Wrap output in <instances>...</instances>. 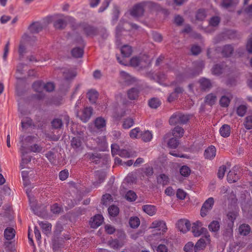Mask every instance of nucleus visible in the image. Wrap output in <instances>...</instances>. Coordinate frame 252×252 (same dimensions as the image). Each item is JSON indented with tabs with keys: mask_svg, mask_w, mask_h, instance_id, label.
I'll use <instances>...</instances> for the list:
<instances>
[{
	"mask_svg": "<svg viewBox=\"0 0 252 252\" xmlns=\"http://www.w3.org/2000/svg\"><path fill=\"white\" fill-rule=\"evenodd\" d=\"M150 7L152 10H160L161 6L153 2H143L135 5L130 11V14L133 17H139L143 14L145 7Z\"/></svg>",
	"mask_w": 252,
	"mask_h": 252,
	"instance_id": "1",
	"label": "nucleus"
},
{
	"mask_svg": "<svg viewBox=\"0 0 252 252\" xmlns=\"http://www.w3.org/2000/svg\"><path fill=\"white\" fill-rule=\"evenodd\" d=\"M131 65L139 66L140 68L148 67L151 64L150 57L146 54H140L138 56L133 57L130 61Z\"/></svg>",
	"mask_w": 252,
	"mask_h": 252,
	"instance_id": "2",
	"label": "nucleus"
},
{
	"mask_svg": "<svg viewBox=\"0 0 252 252\" xmlns=\"http://www.w3.org/2000/svg\"><path fill=\"white\" fill-rule=\"evenodd\" d=\"M189 119L188 116L176 113L171 116L169 120V123L170 125L173 126L177 124H184L188 121Z\"/></svg>",
	"mask_w": 252,
	"mask_h": 252,
	"instance_id": "3",
	"label": "nucleus"
},
{
	"mask_svg": "<svg viewBox=\"0 0 252 252\" xmlns=\"http://www.w3.org/2000/svg\"><path fill=\"white\" fill-rule=\"evenodd\" d=\"M210 242V236L208 232L205 233L204 236L201 237L196 242L194 247L195 252H199L205 249L206 245Z\"/></svg>",
	"mask_w": 252,
	"mask_h": 252,
	"instance_id": "4",
	"label": "nucleus"
},
{
	"mask_svg": "<svg viewBox=\"0 0 252 252\" xmlns=\"http://www.w3.org/2000/svg\"><path fill=\"white\" fill-rule=\"evenodd\" d=\"M202 223L199 221H196L192 224V232L195 237H199L204 232H207V229L202 227Z\"/></svg>",
	"mask_w": 252,
	"mask_h": 252,
	"instance_id": "5",
	"label": "nucleus"
},
{
	"mask_svg": "<svg viewBox=\"0 0 252 252\" xmlns=\"http://www.w3.org/2000/svg\"><path fill=\"white\" fill-rule=\"evenodd\" d=\"M214 203V199L212 197L209 198L204 203L200 211V215L202 217L206 216L208 212L212 209Z\"/></svg>",
	"mask_w": 252,
	"mask_h": 252,
	"instance_id": "6",
	"label": "nucleus"
},
{
	"mask_svg": "<svg viewBox=\"0 0 252 252\" xmlns=\"http://www.w3.org/2000/svg\"><path fill=\"white\" fill-rule=\"evenodd\" d=\"M177 227L180 232L186 233L190 230V221L186 219H181L178 220Z\"/></svg>",
	"mask_w": 252,
	"mask_h": 252,
	"instance_id": "7",
	"label": "nucleus"
},
{
	"mask_svg": "<svg viewBox=\"0 0 252 252\" xmlns=\"http://www.w3.org/2000/svg\"><path fill=\"white\" fill-rule=\"evenodd\" d=\"M103 221V217L100 215H96L92 218L90 220V224L92 228H96L99 226Z\"/></svg>",
	"mask_w": 252,
	"mask_h": 252,
	"instance_id": "8",
	"label": "nucleus"
},
{
	"mask_svg": "<svg viewBox=\"0 0 252 252\" xmlns=\"http://www.w3.org/2000/svg\"><path fill=\"white\" fill-rule=\"evenodd\" d=\"M238 169V167L234 166L232 170L228 172L227 176V180L229 183H234L238 180L239 176L237 175V173H236V170Z\"/></svg>",
	"mask_w": 252,
	"mask_h": 252,
	"instance_id": "9",
	"label": "nucleus"
},
{
	"mask_svg": "<svg viewBox=\"0 0 252 252\" xmlns=\"http://www.w3.org/2000/svg\"><path fill=\"white\" fill-rule=\"evenodd\" d=\"M151 228H156L158 231L164 232L167 230L165 222L162 220H155L151 224Z\"/></svg>",
	"mask_w": 252,
	"mask_h": 252,
	"instance_id": "10",
	"label": "nucleus"
},
{
	"mask_svg": "<svg viewBox=\"0 0 252 252\" xmlns=\"http://www.w3.org/2000/svg\"><path fill=\"white\" fill-rule=\"evenodd\" d=\"M95 140L97 144V148L100 151H104L106 150L108 144L105 136L98 137Z\"/></svg>",
	"mask_w": 252,
	"mask_h": 252,
	"instance_id": "11",
	"label": "nucleus"
},
{
	"mask_svg": "<svg viewBox=\"0 0 252 252\" xmlns=\"http://www.w3.org/2000/svg\"><path fill=\"white\" fill-rule=\"evenodd\" d=\"M92 109L91 107H86L82 111L80 118L84 123L87 122L90 118L92 114Z\"/></svg>",
	"mask_w": 252,
	"mask_h": 252,
	"instance_id": "12",
	"label": "nucleus"
},
{
	"mask_svg": "<svg viewBox=\"0 0 252 252\" xmlns=\"http://www.w3.org/2000/svg\"><path fill=\"white\" fill-rule=\"evenodd\" d=\"M216 154V149L214 146H211L206 149L204 152V157L206 158L211 159Z\"/></svg>",
	"mask_w": 252,
	"mask_h": 252,
	"instance_id": "13",
	"label": "nucleus"
},
{
	"mask_svg": "<svg viewBox=\"0 0 252 252\" xmlns=\"http://www.w3.org/2000/svg\"><path fill=\"white\" fill-rule=\"evenodd\" d=\"M184 90L181 87H177L175 89L174 92L170 94L168 97L167 100L169 102H172L177 99L178 97V95L180 94H182Z\"/></svg>",
	"mask_w": 252,
	"mask_h": 252,
	"instance_id": "14",
	"label": "nucleus"
},
{
	"mask_svg": "<svg viewBox=\"0 0 252 252\" xmlns=\"http://www.w3.org/2000/svg\"><path fill=\"white\" fill-rule=\"evenodd\" d=\"M38 224L44 234L47 235L50 233L52 228V225L51 223L47 221H39Z\"/></svg>",
	"mask_w": 252,
	"mask_h": 252,
	"instance_id": "15",
	"label": "nucleus"
},
{
	"mask_svg": "<svg viewBox=\"0 0 252 252\" xmlns=\"http://www.w3.org/2000/svg\"><path fill=\"white\" fill-rule=\"evenodd\" d=\"M20 151L22 157V164L27 163L30 162L31 161V158L30 157H25L26 155L28 153V152L27 151L26 147L24 146V143H22V145L20 148ZM22 164L21 165L23 166V165Z\"/></svg>",
	"mask_w": 252,
	"mask_h": 252,
	"instance_id": "16",
	"label": "nucleus"
},
{
	"mask_svg": "<svg viewBox=\"0 0 252 252\" xmlns=\"http://www.w3.org/2000/svg\"><path fill=\"white\" fill-rule=\"evenodd\" d=\"M15 236V231L12 227L6 228L4 231V236L6 240L9 241L13 239Z\"/></svg>",
	"mask_w": 252,
	"mask_h": 252,
	"instance_id": "17",
	"label": "nucleus"
},
{
	"mask_svg": "<svg viewBox=\"0 0 252 252\" xmlns=\"http://www.w3.org/2000/svg\"><path fill=\"white\" fill-rule=\"evenodd\" d=\"M230 126L227 124L222 125L220 129V133L223 137H227L230 134Z\"/></svg>",
	"mask_w": 252,
	"mask_h": 252,
	"instance_id": "18",
	"label": "nucleus"
},
{
	"mask_svg": "<svg viewBox=\"0 0 252 252\" xmlns=\"http://www.w3.org/2000/svg\"><path fill=\"white\" fill-rule=\"evenodd\" d=\"M200 87L203 90L209 89L212 87V84L209 79L203 78L199 80V81Z\"/></svg>",
	"mask_w": 252,
	"mask_h": 252,
	"instance_id": "19",
	"label": "nucleus"
},
{
	"mask_svg": "<svg viewBox=\"0 0 252 252\" xmlns=\"http://www.w3.org/2000/svg\"><path fill=\"white\" fill-rule=\"evenodd\" d=\"M142 210L145 213L151 216L155 215L156 212L155 207L151 205H145L143 206Z\"/></svg>",
	"mask_w": 252,
	"mask_h": 252,
	"instance_id": "20",
	"label": "nucleus"
},
{
	"mask_svg": "<svg viewBox=\"0 0 252 252\" xmlns=\"http://www.w3.org/2000/svg\"><path fill=\"white\" fill-rule=\"evenodd\" d=\"M121 52L124 57H128L131 55L132 49L131 46L125 45L121 48Z\"/></svg>",
	"mask_w": 252,
	"mask_h": 252,
	"instance_id": "21",
	"label": "nucleus"
},
{
	"mask_svg": "<svg viewBox=\"0 0 252 252\" xmlns=\"http://www.w3.org/2000/svg\"><path fill=\"white\" fill-rule=\"evenodd\" d=\"M216 100V95L214 94L211 93L207 95L205 97V102L206 104L211 106L215 103Z\"/></svg>",
	"mask_w": 252,
	"mask_h": 252,
	"instance_id": "22",
	"label": "nucleus"
},
{
	"mask_svg": "<svg viewBox=\"0 0 252 252\" xmlns=\"http://www.w3.org/2000/svg\"><path fill=\"white\" fill-rule=\"evenodd\" d=\"M94 125L95 127L98 129L103 128L106 126V121L102 117H98L94 121Z\"/></svg>",
	"mask_w": 252,
	"mask_h": 252,
	"instance_id": "23",
	"label": "nucleus"
},
{
	"mask_svg": "<svg viewBox=\"0 0 252 252\" xmlns=\"http://www.w3.org/2000/svg\"><path fill=\"white\" fill-rule=\"evenodd\" d=\"M66 25L65 18H61L55 22L54 26L56 29H63L65 28Z\"/></svg>",
	"mask_w": 252,
	"mask_h": 252,
	"instance_id": "24",
	"label": "nucleus"
},
{
	"mask_svg": "<svg viewBox=\"0 0 252 252\" xmlns=\"http://www.w3.org/2000/svg\"><path fill=\"white\" fill-rule=\"evenodd\" d=\"M184 133V129L180 126H176L172 130V134L175 137L181 138Z\"/></svg>",
	"mask_w": 252,
	"mask_h": 252,
	"instance_id": "25",
	"label": "nucleus"
},
{
	"mask_svg": "<svg viewBox=\"0 0 252 252\" xmlns=\"http://www.w3.org/2000/svg\"><path fill=\"white\" fill-rule=\"evenodd\" d=\"M141 137L143 141L147 142L150 141L153 138V134L149 130H146L141 132Z\"/></svg>",
	"mask_w": 252,
	"mask_h": 252,
	"instance_id": "26",
	"label": "nucleus"
},
{
	"mask_svg": "<svg viewBox=\"0 0 252 252\" xmlns=\"http://www.w3.org/2000/svg\"><path fill=\"white\" fill-rule=\"evenodd\" d=\"M63 75L64 79L68 81L75 77L76 75V73L74 71L65 70L63 71Z\"/></svg>",
	"mask_w": 252,
	"mask_h": 252,
	"instance_id": "27",
	"label": "nucleus"
},
{
	"mask_svg": "<svg viewBox=\"0 0 252 252\" xmlns=\"http://www.w3.org/2000/svg\"><path fill=\"white\" fill-rule=\"evenodd\" d=\"M250 226L248 224H243L239 227V233L244 236L248 235L250 233Z\"/></svg>",
	"mask_w": 252,
	"mask_h": 252,
	"instance_id": "28",
	"label": "nucleus"
},
{
	"mask_svg": "<svg viewBox=\"0 0 252 252\" xmlns=\"http://www.w3.org/2000/svg\"><path fill=\"white\" fill-rule=\"evenodd\" d=\"M220 227V222L217 220L212 221L208 226L209 230L214 232L219 231Z\"/></svg>",
	"mask_w": 252,
	"mask_h": 252,
	"instance_id": "29",
	"label": "nucleus"
},
{
	"mask_svg": "<svg viewBox=\"0 0 252 252\" xmlns=\"http://www.w3.org/2000/svg\"><path fill=\"white\" fill-rule=\"evenodd\" d=\"M140 220L137 217H132L129 219V224L131 227L136 228L140 225Z\"/></svg>",
	"mask_w": 252,
	"mask_h": 252,
	"instance_id": "30",
	"label": "nucleus"
},
{
	"mask_svg": "<svg viewBox=\"0 0 252 252\" xmlns=\"http://www.w3.org/2000/svg\"><path fill=\"white\" fill-rule=\"evenodd\" d=\"M87 95L92 103H95L98 97V93L95 90H90L87 93Z\"/></svg>",
	"mask_w": 252,
	"mask_h": 252,
	"instance_id": "31",
	"label": "nucleus"
},
{
	"mask_svg": "<svg viewBox=\"0 0 252 252\" xmlns=\"http://www.w3.org/2000/svg\"><path fill=\"white\" fill-rule=\"evenodd\" d=\"M147 77L151 80H155L159 83H160V80L165 78L164 75H162V76L159 75H154L153 72H149L146 75Z\"/></svg>",
	"mask_w": 252,
	"mask_h": 252,
	"instance_id": "32",
	"label": "nucleus"
},
{
	"mask_svg": "<svg viewBox=\"0 0 252 252\" xmlns=\"http://www.w3.org/2000/svg\"><path fill=\"white\" fill-rule=\"evenodd\" d=\"M142 131L139 127H135L129 132V136L131 138H138L141 137Z\"/></svg>",
	"mask_w": 252,
	"mask_h": 252,
	"instance_id": "33",
	"label": "nucleus"
},
{
	"mask_svg": "<svg viewBox=\"0 0 252 252\" xmlns=\"http://www.w3.org/2000/svg\"><path fill=\"white\" fill-rule=\"evenodd\" d=\"M224 70V68L222 65L216 64L212 69V72L214 74L219 75L221 74Z\"/></svg>",
	"mask_w": 252,
	"mask_h": 252,
	"instance_id": "34",
	"label": "nucleus"
},
{
	"mask_svg": "<svg viewBox=\"0 0 252 252\" xmlns=\"http://www.w3.org/2000/svg\"><path fill=\"white\" fill-rule=\"evenodd\" d=\"M207 16V13L205 10L200 9H199L196 14V19L198 21L204 20Z\"/></svg>",
	"mask_w": 252,
	"mask_h": 252,
	"instance_id": "35",
	"label": "nucleus"
},
{
	"mask_svg": "<svg viewBox=\"0 0 252 252\" xmlns=\"http://www.w3.org/2000/svg\"><path fill=\"white\" fill-rule=\"evenodd\" d=\"M148 104L151 108L156 109L160 105L161 102L158 98L154 97L149 100Z\"/></svg>",
	"mask_w": 252,
	"mask_h": 252,
	"instance_id": "36",
	"label": "nucleus"
},
{
	"mask_svg": "<svg viewBox=\"0 0 252 252\" xmlns=\"http://www.w3.org/2000/svg\"><path fill=\"white\" fill-rule=\"evenodd\" d=\"M233 51V47L230 45H227L223 47L222 50V54L224 56L228 57L231 55Z\"/></svg>",
	"mask_w": 252,
	"mask_h": 252,
	"instance_id": "37",
	"label": "nucleus"
},
{
	"mask_svg": "<svg viewBox=\"0 0 252 252\" xmlns=\"http://www.w3.org/2000/svg\"><path fill=\"white\" fill-rule=\"evenodd\" d=\"M83 53V49L81 48H74L71 51L72 55L77 58L82 57Z\"/></svg>",
	"mask_w": 252,
	"mask_h": 252,
	"instance_id": "38",
	"label": "nucleus"
},
{
	"mask_svg": "<svg viewBox=\"0 0 252 252\" xmlns=\"http://www.w3.org/2000/svg\"><path fill=\"white\" fill-rule=\"evenodd\" d=\"M178 138L175 137L170 138L167 143L168 146L171 148H176L179 144Z\"/></svg>",
	"mask_w": 252,
	"mask_h": 252,
	"instance_id": "39",
	"label": "nucleus"
},
{
	"mask_svg": "<svg viewBox=\"0 0 252 252\" xmlns=\"http://www.w3.org/2000/svg\"><path fill=\"white\" fill-rule=\"evenodd\" d=\"M138 90L135 88H132L127 92L128 97L130 99H135L138 97Z\"/></svg>",
	"mask_w": 252,
	"mask_h": 252,
	"instance_id": "40",
	"label": "nucleus"
},
{
	"mask_svg": "<svg viewBox=\"0 0 252 252\" xmlns=\"http://www.w3.org/2000/svg\"><path fill=\"white\" fill-rule=\"evenodd\" d=\"M134 124V120L131 118H127L124 120L123 127L125 129H128Z\"/></svg>",
	"mask_w": 252,
	"mask_h": 252,
	"instance_id": "41",
	"label": "nucleus"
},
{
	"mask_svg": "<svg viewBox=\"0 0 252 252\" xmlns=\"http://www.w3.org/2000/svg\"><path fill=\"white\" fill-rule=\"evenodd\" d=\"M231 98L232 97L230 98L225 95L222 96L220 100V103L221 106L227 107L229 105Z\"/></svg>",
	"mask_w": 252,
	"mask_h": 252,
	"instance_id": "42",
	"label": "nucleus"
},
{
	"mask_svg": "<svg viewBox=\"0 0 252 252\" xmlns=\"http://www.w3.org/2000/svg\"><path fill=\"white\" fill-rule=\"evenodd\" d=\"M108 211L110 216L115 217L119 214V209L116 206L111 205L108 208Z\"/></svg>",
	"mask_w": 252,
	"mask_h": 252,
	"instance_id": "43",
	"label": "nucleus"
},
{
	"mask_svg": "<svg viewBox=\"0 0 252 252\" xmlns=\"http://www.w3.org/2000/svg\"><path fill=\"white\" fill-rule=\"evenodd\" d=\"M157 181L158 183L165 185L168 183V177L164 174H160L157 178Z\"/></svg>",
	"mask_w": 252,
	"mask_h": 252,
	"instance_id": "44",
	"label": "nucleus"
},
{
	"mask_svg": "<svg viewBox=\"0 0 252 252\" xmlns=\"http://www.w3.org/2000/svg\"><path fill=\"white\" fill-rule=\"evenodd\" d=\"M33 88L34 90L38 93H41L44 87V85L40 81H37L33 83Z\"/></svg>",
	"mask_w": 252,
	"mask_h": 252,
	"instance_id": "45",
	"label": "nucleus"
},
{
	"mask_svg": "<svg viewBox=\"0 0 252 252\" xmlns=\"http://www.w3.org/2000/svg\"><path fill=\"white\" fill-rule=\"evenodd\" d=\"M244 125L246 129H252V115L248 116L245 118Z\"/></svg>",
	"mask_w": 252,
	"mask_h": 252,
	"instance_id": "46",
	"label": "nucleus"
},
{
	"mask_svg": "<svg viewBox=\"0 0 252 252\" xmlns=\"http://www.w3.org/2000/svg\"><path fill=\"white\" fill-rule=\"evenodd\" d=\"M63 126V122L61 119L57 118L54 119L52 122V126L54 128H60Z\"/></svg>",
	"mask_w": 252,
	"mask_h": 252,
	"instance_id": "47",
	"label": "nucleus"
},
{
	"mask_svg": "<svg viewBox=\"0 0 252 252\" xmlns=\"http://www.w3.org/2000/svg\"><path fill=\"white\" fill-rule=\"evenodd\" d=\"M121 77L124 80V81L127 83H130L132 78L125 71H121L120 72Z\"/></svg>",
	"mask_w": 252,
	"mask_h": 252,
	"instance_id": "48",
	"label": "nucleus"
},
{
	"mask_svg": "<svg viewBox=\"0 0 252 252\" xmlns=\"http://www.w3.org/2000/svg\"><path fill=\"white\" fill-rule=\"evenodd\" d=\"M86 157L90 160L92 162H95V163H97V160H95V158L99 159L100 158V156L97 154H93V153H88L86 155Z\"/></svg>",
	"mask_w": 252,
	"mask_h": 252,
	"instance_id": "49",
	"label": "nucleus"
},
{
	"mask_svg": "<svg viewBox=\"0 0 252 252\" xmlns=\"http://www.w3.org/2000/svg\"><path fill=\"white\" fill-rule=\"evenodd\" d=\"M95 176L98 179L99 184L103 182L106 177V173L104 172L97 171L95 173Z\"/></svg>",
	"mask_w": 252,
	"mask_h": 252,
	"instance_id": "50",
	"label": "nucleus"
},
{
	"mask_svg": "<svg viewBox=\"0 0 252 252\" xmlns=\"http://www.w3.org/2000/svg\"><path fill=\"white\" fill-rule=\"evenodd\" d=\"M42 150V147L38 144H35L31 146L29 151L33 153H40Z\"/></svg>",
	"mask_w": 252,
	"mask_h": 252,
	"instance_id": "51",
	"label": "nucleus"
},
{
	"mask_svg": "<svg viewBox=\"0 0 252 252\" xmlns=\"http://www.w3.org/2000/svg\"><path fill=\"white\" fill-rule=\"evenodd\" d=\"M180 172L182 176L187 177L189 175L190 173V170L189 167L187 166H183L180 168Z\"/></svg>",
	"mask_w": 252,
	"mask_h": 252,
	"instance_id": "52",
	"label": "nucleus"
},
{
	"mask_svg": "<svg viewBox=\"0 0 252 252\" xmlns=\"http://www.w3.org/2000/svg\"><path fill=\"white\" fill-rule=\"evenodd\" d=\"M126 198L128 201H133L136 198V195L134 192L129 190L126 194Z\"/></svg>",
	"mask_w": 252,
	"mask_h": 252,
	"instance_id": "53",
	"label": "nucleus"
},
{
	"mask_svg": "<svg viewBox=\"0 0 252 252\" xmlns=\"http://www.w3.org/2000/svg\"><path fill=\"white\" fill-rule=\"evenodd\" d=\"M118 155L122 158H127L132 156L131 152L125 149H121L119 150Z\"/></svg>",
	"mask_w": 252,
	"mask_h": 252,
	"instance_id": "54",
	"label": "nucleus"
},
{
	"mask_svg": "<svg viewBox=\"0 0 252 252\" xmlns=\"http://www.w3.org/2000/svg\"><path fill=\"white\" fill-rule=\"evenodd\" d=\"M247 111V107L245 105H241L239 106L237 109V114L241 117H243Z\"/></svg>",
	"mask_w": 252,
	"mask_h": 252,
	"instance_id": "55",
	"label": "nucleus"
},
{
	"mask_svg": "<svg viewBox=\"0 0 252 252\" xmlns=\"http://www.w3.org/2000/svg\"><path fill=\"white\" fill-rule=\"evenodd\" d=\"M81 141L79 137H74L71 140V146L74 148H77L81 146Z\"/></svg>",
	"mask_w": 252,
	"mask_h": 252,
	"instance_id": "56",
	"label": "nucleus"
},
{
	"mask_svg": "<svg viewBox=\"0 0 252 252\" xmlns=\"http://www.w3.org/2000/svg\"><path fill=\"white\" fill-rule=\"evenodd\" d=\"M194 247L193 243L191 242H189L185 245L184 250L185 252H192L194 250Z\"/></svg>",
	"mask_w": 252,
	"mask_h": 252,
	"instance_id": "57",
	"label": "nucleus"
},
{
	"mask_svg": "<svg viewBox=\"0 0 252 252\" xmlns=\"http://www.w3.org/2000/svg\"><path fill=\"white\" fill-rule=\"evenodd\" d=\"M61 208L57 203H55L51 206V211L53 214H59L61 212Z\"/></svg>",
	"mask_w": 252,
	"mask_h": 252,
	"instance_id": "58",
	"label": "nucleus"
},
{
	"mask_svg": "<svg viewBox=\"0 0 252 252\" xmlns=\"http://www.w3.org/2000/svg\"><path fill=\"white\" fill-rule=\"evenodd\" d=\"M220 22V19L218 17H213L210 20L209 25L212 27H216L219 25Z\"/></svg>",
	"mask_w": 252,
	"mask_h": 252,
	"instance_id": "59",
	"label": "nucleus"
},
{
	"mask_svg": "<svg viewBox=\"0 0 252 252\" xmlns=\"http://www.w3.org/2000/svg\"><path fill=\"white\" fill-rule=\"evenodd\" d=\"M110 246L111 248L117 249L122 247V244H120L117 240H113L110 242Z\"/></svg>",
	"mask_w": 252,
	"mask_h": 252,
	"instance_id": "60",
	"label": "nucleus"
},
{
	"mask_svg": "<svg viewBox=\"0 0 252 252\" xmlns=\"http://www.w3.org/2000/svg\"><path fill=\"white\" fill-rule=\"evenodd\" d=\"M226 167L225 165H222L220 166L218 170V176L220 179H222L224 176L225 172L226 171Z\"/></svg>",
	"mask_w": 252,
	"mask_h": 252,
	"instance_id": "61",
	"label": "nucleus"
},
{
	"mask_svg": "<svg viewBox=\"0 0 252 252\" xmlns=\"http://www.w3.org/2000/svg\"><path fill=\"white\" fill-rule=\"evenodd\" d=\"M43 89L47 92H52L55 89L54 84L51 82H48L44 85Z\"/></svg>",
	"mask_w": 252,
	"mask_h": 252,
	"instance_id": "62",
	"label": "nucleus"
},
{
	"mask_svg": "<svg viewBox=\"0 0 252 252\" xmlns=\"http://www.w3.org/2000/svg\"><path fill=\"white\" fill-rule=\"evenodd\" d=\"M186 193L181 189H178L176 192V196L180 199H184L186 197Z\"/></svg>",
	"mask_w": 252,
	"mask_h": 252,
	"instance_id": "63",
	"label": "nucleus"
},
{
	"mask_svg": "<svg viewBox=\"0 0 252 252\" xmlns=\"http://www.w3.org/2000/svg\"><path fill=\"white\" fill-rule=\"evenodd\" d=\"M119 150L120 149H119V146L117 144H113L111 145V153L113 156L115 155H118Z\"/></svg>",
	"mask_w": 252,
	"mask_h": 252,
	"instance_id": "64",
	"label": "nucleus"
}]
</instances>
